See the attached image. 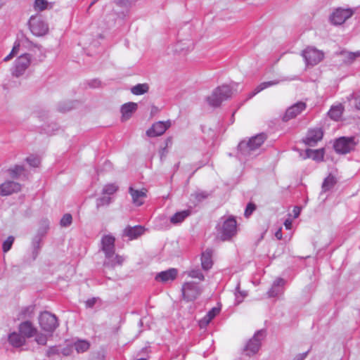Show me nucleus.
<instances>
[{"instance_id":"obj_1","label":"nucleus","mask_w":360,"mask_h":360,"mask_svg":"<svg viewBox=\"0 0 360 360\" xmlns=\"http://www.w3.org/2000/svg\"><path fill=\"white\" fill-rule=\"evenodd\" d=\"M266 139L264 134H257L248 141L243 140L238 146V158L240 161L253 158L258 154L259 147Z\"/></svg>"},{"instance_id":"obj_2","label":"nucleus","mask_w":360,"mask_h":360,"mask_svg":"<svg viewBox=\"0 0 360 360\" xmlns=\"http://www.w3.org/2000/svg\"><path fill=\"white\" fill-rule=\"evenodd\" d=\"M217 238L229 240L237 233V222L233 217H221L216 226Z\"/></svg>"},{"instance_id":"obj_3","label":"nucleus","mask_w":360,"mask_h":360,"mask_svg":"<svg viewBox=\"0 0 360 360\" xmlns=\"http://www.w3.org/2000/svg\"><path fill=\"white\" fill-rule=\"evenodd\" d=\"M232 95V89L229 85H222L215 89L212 94L207 98L210 105L218 107Z\"/></svg>"},{"instance_id":"obj_4","label":"nucleus","mask_w":360,"mask_h":360,"mask_svg":"<svg viewBox=\"0 0 360 360\" xmlns=\"http://www.w3.org/2000/svg\"><path fill=\"white\" fill-rule=\"evenodd\" d=\"M302 56L304 58L307 65L314 66L319 63L324 58L323 51L313 46H308L302 51Z\"/></svg>"},{"instance_id":"obj_5","label":"nucleus","mask_w":360,"mask_h":360,"mask_svg":"<svg viewBox=\"0 0 360 360\" xmlns=\"http://www.w3.org/2000/svg\"><path fill=\"white\" fill-rule=\"evenodd\" d=\"M39 325L42 330L49 333H51L58 326V322L56 316L49 311L42 312L39 318Z\"/></svg>"},{"instance_id":"obj_6","label":"nucleus","mask_w":360,"mask_h":360,"mask_svg":"<svg viewBox=\"0 0 360 360\" xmlns=\"http://www.w3.org/2000/svg\"><path fill=\"white\" fill-rule=\"evenodd\" d=\"M182 296L186 302L194 301L202 292L201 287L193 281L186 282L181 288Z\"/></svg>"},{"instance_id":"obj_7","label":"nucleus","mask_w":360,"mask_h":360,"mask_svg":"<svg viewBox=\"0 0 360 360\" xmlns=\"http://www.w3.org/2000/svg\"><path fill=\"white\" fill-rule=\"evenodd\" d=\"M30 29L35 36H43L49 30L48 25L40 15L32 16L29 20Z\"/></svg>"},{"instance_id":"obj_8","label":"nucleus","mask_w":360,"mask_h":360,"mask_svg":"<svg viewBox=\"0 0 360 360\" xmlns=\"http://www.w3.org/2000/svg\"><path fill=\"white\" fill-rule=\"evenodd\" d=\"M265 336V331L263 330H258L255 333L252 338H251L247 343L245 347V352L248 356L255 354L261 347L262 340Z\"/></svg>"},{"instance_id":"obj_9","label":"nucleus","mask_w":360,"mask_h":360,"mask_svg":"<svg viewBox=\"0 0 360 360\" xmlns=\"http://www.w3.org/2000/svg\"><path fill=\"white\" fill-rule=\"evenodd\" d=\"M31 59L32 56L28 53L20 55L15 62L12 71L13 75L17 77L22 76L30 66Z\"/></svg>"},{"instance_id":"obj_10","label":"nucleus","mask_w":360,"mask_h":360,"mask_svg":"<svg viewBox=\"0 0 360 360\" xmlns=\"http://www.w3.org/2000/svg\"><path fill=\"white\" fill-rule=\"evenodd\" d=\"M356 146L354 137H340L334 143V148L338 153L346 154L354 150Z\"/></svg>"},{"instance_id":"obj_11","label":"nucleus","mask_w":360,"mask_h":360,"mask_svg":"<svg viewBox=\"0 0 360 360\" xmlns=\"http://www.w3.org/2000/svg\"><path fill=\"white\" fill-rule=\"evenodd\" d=\"M354 13V11L350 8L336 9L330 17V22L333 25H342Z\"/></svg>"},{"instance_id":"obj_12","label":"nucleus","mask_w":360,"mask_h":360,"mask_svg":"<svg viewBox=\"0 0 360 360\" xmlns=\"http://www.w3.org/2000/svg\"><path fill=\"white\" fill-rule=\"evenodd\" d=\"M171 127V121H159L155 122L150 128L146 131L148 137H156L162 135L167 129Z\"/></svg>"},{"instance_id":"obj_13","label":"nucleus","mask_w":360,"mask_h":360,"mask_svg":"<svg viewBox=\"0 0 360 360\" xmlns=\"http://www.w3.org/2000/svg\"><path fill=\"white\" fill-rule=\"evenodd\" d=\"M125 259L126 257L124 255L115 254V252L112 254L105 256L103 266L106 269H114L117 266H122Z\"/></svg>"},{"instance_id":"obj_14","label":"nucleus","mask_w":360,"mask_h":360,"mask_svg":"<svg viewBox=\"0 0 360 360\" xmlns=\"http://www.w3.org/2000/svg\"><path fill=\"white\" fill-rule=\"evenodd\" d=\"M305 108L306 104L304 102L300 101L295 103L294 105H291L286 110L283 117V120L284 122H287L291 119L296 117L303 110H304Z\"/></svg>"},{"instance_id":"obj_15","label":"nucleus","mask_w":360,"mask_h":360,"mask_svg":"<svg viewBox=\"0 0 360 360\" xmlns=\"http://www.w3.org/2000/svg\"><path fill=\"white\" fill-rule=\"evenodd\" d=\"M115 237L111 235H105L102 237L101 241V249L105 256L112 254L115 252Z\"/></svg>"},{"instance_id":"obj_16","label":"nucleus","mask_w":360,"mask_h":360,"mask_svg":"<svg viewBox=\"0 0 360 360\" xmlns=\"http://www.w3.org/2000/svg\"><path fill=\"white\" fill-rule=\"evenodd\" d=\"M129 193L131 196L132 202L136 206L142 205L147 196V190L146 188L139 190L135 189L133 186H130L129 188Z\"/></svg>"},{"instance_id":"obj_17","label":"nucleus","mask_w":360,"mask_h":360,"mask_svg":"<svg viewBox=\"0 0 360 360\" xmlns=\"http://www.w3.org/2000/svg\"><path fill=\"white\" fill-rule=\"evenodd\" d=\"M323 135V133L321 129H312L309 130L304 141L309 146H314L318 141L322 139Z\"/></svg>"},{"instance_id":"obj_18","label":"nucleus","mask_w":360,"mask_h":360,"mask_svg":"<svg viewBox=\"0 0 360 360\" xmlns=\"http://www.w3.org/2000/svg\"><path fill=\"white\" fill-rule=\"evenodd\" d=\"M285 283V281L283 278H276L273 282L271 287L267 292L268 297H276L283 294Z\"/></svg>"},{"instance_id":"obj_19","label":"nucleus","mask_w":360,"mask_h":360,"mask_svg":"<svg viewBox=\"0 0 360 360\" xmlns=\"http://www.w3.org/2000/svg\"><path fill=\"white\" fill-rule=\"evenodd\" d=\"M21 186L20 184L8 181L0 185V195H8L13 193L18 192L20 191Z\"/></svg>"},{"instance_id":"obj_20","label":"nucleus","mask_w":360,"mask_h":360,"mask_svg":"<svg viewBox=\"0 0 360 360\" xmlns=\"http://www.w3.org/2000/svg\"><path fill=\"white\" fill-rule=\"evenodd\" d=\"M177 270L172 268L156 274L155 279L158 282L167 283L174 281L177 276Z\"/></svg>"},{"instance_id":"obj_21","label":"nucleus","mask_w":360,"mask_h":360,"mask_svg":"<svg viewBox=\"0 0 360 360\" xmlns=\"http://www.w3.org/2000/svg\"><path fill=\"white\" fill-rule=\"evenodd\" d=\"M18 328L20 333L25 338L33 337L37 332V329L33 326L32 323L28 321L21 323Z\"/></svg>"},{"instance_id":"obj_22","label":"nucleus","mask_w":360,"mask_h":360,"mask_svg":"<svg viewBox=\"0 0 360 360\" xmlns=\"http://www.w3.org/2000/svg\"><path fill=\"white\" fill-rule=\"evenodd\" d=\"M137 106V104L133 102L124 104L121 108L122 120L126 121L129 120L136 110Z\"/></svg>"},{"instance_id":"obj_23","label":"nucleus","mask_w":360,"mask_h":360,"mask_svg":"<svg viewBox=\"0 0 360 360\" xmlns=\"http://www.w3.org/2000/svg\"><path fill=\"white\" fill-rule=\"evenodd\" d=\"M145 229L141 226H128L124 230V235L130 240H134L142 235Z\"/></svg>"},{"instance_id":"obj_24","label":"nucleus","mask_w":360,"mask_h":360,"mask_svg":"<svg viewBox=\"0 0 360 360\" xmlns=\"http://www.w3.org/2000/svg\"><path fill=\"white\" fill-rule=\"evenodd\" d=\"M337 184V179L332 174H329L323 181L321 186V195L330 191Z\"/></svg>"},{"instance_id":"obj_25","label":"nucleus","mask_w":360,"mask_h":360,"mask_svg":"<svg viewBox=\"0 0 360 360\" xmlns=\"http://www.w3.org/2000/svg\"><path fill=\"white\" fill-rule=\"evenodd\" d=\"M8 342L12 346L20 347L25 344V338L21 334L13 332L9 335Z\"/></svg>"},{"instance_id":"obj_26","label":"nucleus","mask_w":360,"mask_h":360,"mask_svg":"<svg viewBox=\"0 0 360 360\" xmlns=\"http://www.w3.org/2000/svg\"><path fill=\"white\" fill-rule=\"evenodd\" d=\"M340 56L343 63L349 65L354 62V60L360 56V52H349L347 51H342L340 53Z\"/></svg>"},{"instance_id":"obj_27","label":"nucleus","mask_w":360,"mask_h":360,"mask_svg":"<svg viewBox=\"0 0 360 360\" xmlns=\"http://www.w3.org/2000/svg\"><path fill=\"white\" fill-rule=\"evenodd\" d=\"M212 251L209 249L202 252L201 257V264L203 269L209 270L212 266Z\"/></svg>"},{"instance_id":"obj_28","label":"nucleus","mask_w":360,"mask_h":360,"mask_svg":"<svg viewBox=\"0 0 360 360\" xmlns=\"http://www.w3.org/2000/svg\"><path fill=\"white\" fill-rule=\"evenodd\" d=\"M343 110L344 107L342 104L333 105L328 111V115L332 120L338 121L341 118Z\"/></svg>"},{"instance_id":"obj_29","label":"nucleus","mask_w":360,"mask_h":360,"mask_svg":"<svg viewBox=\"0 0 360 360\" xmlns=\"http://www.w3.org/2000/svg\"><path fill=\"white\" fill-rule=\"evenodd\" d=\"M280 81L278 80V79H276V80H273V81H269V82H262L261 84H259L255 89L254 91L250 94L249 95V98H252L253 96H255L256 94H257L258 93H259L260 91L269 88V87H271L272 86H274V85H276L278 84H279Z\"/></svg>"},{"instance_id":"obj_30","label":"nucleus","mask_w":360,"mask_h":360,"mask_svg":"<svg viewBox=\"0 0 360 360\" xmlns=\"http://www.w3.org/2000/svg\"><path fill=\"white\" fill-rule=\"evenodd\" d=\"M209 195V193L203 191H197L191 195V201L194 205H196L199 202L206 199Z\"/></svg>"},{"instance_id":"obj_31","label":"nucleus","mask_w":360,"mask_h":360,"mask_svg":"<svg viewBox=\"0 0 360 360\" xmlns=\"http://www.w3.org/2000/svg\"><path fill=\"white\" fill-rule=\"evenodd\" d=\"M190 214L191 212L189 210L178 212L170 218V221L174 224L181 223Z\"/></svg>"},{"instance_id":"obj_32","label":"nucleus","mask_w":360,"mask_h":360,"mask_svg":"<svg viewBox=\"0 0 360 360\" xmlns=\"http://www.w3.org/2000/svg\"><path fill=\"white\" fill-rule=\"evenodd\" d=\"M323 149H319V150H311V149H307L306 150V157L309 158H311L314 160L316 161H321L323 158Z\"/></svg>"},{"instance_id":"obj_33","label":"nucleus","mask_w":360,"mask_h":360,"mask_svg":"<svg viewBox=\"0 0 360 360\" xmlns=\"http://www.w3.org/2000/svg\"><path fill=\"white\" fill-rule=\"evenodd\" d=\"M148 89V84H138L131 89V92L134 95H142L147 93Z\"/></svg>"},{"instance_id":"obj_34","label":"nucleus","mask_w":360,"mask_h":360,"mask_svg":"<svg viewBox=\"0 0 360 360\" xmlns=\"http://www.w3.org/2000/svg\"><path fill=\"white\" fill-rule=\"evenodd\" d=\"M74 345L78 353H83L89 348V343L86 340H78L75 342Z\"/></svg>"},{"instance_id":"obj_35","label":"nucleus","mask_w":360,"mask_h":360,"mask_svg":"<svg viewBox=\"0 0 360 360\" xmlns=\"http://www.w3.org/2000/svg\"><path fill=\"white\" fill-rule=\"evenodd\" d=\"M118 190V186L116 184H107L103 188V194L112 195Z\"/></svg>"},{"instance_id":"obj_36","label":"nucleus","mask_w":360,"mask_h":360,"mask_svg":"<svg viewBox=\"0 0 360 360\" xmlns=\"http://www.w3.org/2000/svg\"><path fill=\"white\" fill-rule=\"evenodd\" d=\"M26 162L33 167H37L41 162L40 158L38 156L31 155L26 158Z\"/></svg>"},{"instance_id":"obj_37","label":"nucleus","mask_w":360,"mask_h":360,"mask_svg":"<svg viewBox=\"0 0 360 360\" xmlns=\"http://www.w3.org/2000/svg\"><path fill=\"white\" fill-rule=\"evenodd\" d=\"M34 336H35V341L38 345H45L46 344L48 340L47 335L37 331Z\"/></svg>"},{"instance_id":"obj_38","label":"nucleus","mask_w":360,"mask_h":360,"mask_svg":"<svg viewBox=\"0 0 360 360\" xmlns=\"http://www.w3.org/2000/svg\"><path fill=\"white\" fill-rule=\"evenodd\" d=\"M72 222V217L70 214H65L60 221V225L62 227H68L70 226Z\"/></svg>"},{"instance_id":"obj_39","label":"nucleus","mask_w":360,"mask_h":360,"mask_svg":"<svg viewBox=\"0 0 360 360\" xmlns=\"http://www.w3.org/2000/svg\"><path fill=\"white\" fill-rule=\"evenodd\" d=\"M43 235H44V233L38 234L33 238L32 247H33L34 251L36 252V254H37V252L40 248V244L41 242Z\"/></svg>"},{"instance_id":"obj_40","label":"nucleus","mask_w":360,"mask_h":360,"mask_svg":"<svg viewBox=\"0 0 360 360\" xmlns=\"http://www.w3.org/2000/svg\"><path fill=\"white\" fill-rule=\"evenodd\" d=\"M19 47L20 43L18 41H15L11 53L4 58V61L7 62L15 56L18 53Z\"/></svg>"},{"instance_id":"obj_41","label":"nucleus","mask_w":360,"mask_h":360,"mask_svg":"<svg viewBox=\"0 0 360 360\" xmlns=\"http://www.w3.org/2000/svg\"><path fill=\"white\" fill-rule=\"evenodd\" d=\"M24 171V167L22 165H15L9 169L10 174L12 177H17L20 175Z\"/></svg>"},{"instance_id":"obj_42","label":"nucleus","mask_w":360,"mask_h":360,"mask_svg":"<svg viewBox=\"0 0 360 360\" xmlns=\"http://www.w3.org/2000/svg\"><path fill=\"white\" fill-rule=\"evenodd\" d=\"M111 202V198L108 196H103L98 198L96 200V207L99 208L100 207H103L105 205H108Z\"/></svg>"},{"instance_id":"obj_43","label":"nucleus","mask_w":360,"mask_h":360,"mask_svg":"<svg viewBox=\"0 0 360 360\" xmlns=\"http://www.w3.org/2000/svg\"><path fill=\"white\" fill-rule=\"evenodd\" d=\"M13 242L14 238L13 236L8 237V238L3 243V251L4 252H7L8 251H9L12 247Z\"/></svg>"},{"instance_id":"obj_44","label":"nucleus","mask_w":360,"mask_h":360,"mask_svg":"<svg viewBox=\"0 0 360 360\" xmlns=\"http://www.w3.org/2000/svg\"><path fill=\"white\" fill-rule=\"evenodd\" d=\"M236 296V304H240L243 302V299L247 296L246 292H241L239 290V287L236 288V292L235 293Z\"/></svg>"},{"instance_id":"obj_45","label":"nucleus","mask_w":360,"mask_h":360,"mask_svg":"<svg viewBox=\"0 0 360 360\" xmlns=\"http://www.w3.org/2000/svg\"><path fill=\"white\" fill-rule=\"evenodd\" d=\"M188 276L191 278H198L200 281L204 280V276L199 269H193L188 272Z\"/></svg>"},{"instance_id":"obj_46","label":"nucleus","mask_w":360,"mask_h":360,"mask_svg":"<svg viewBox=\"0 0 360 360\" xmlns=\"http://www.w3.org/2000/svg\"><path fill=\"white\" fill-rule=\"evenodd\" d=\"M48 2L46 0H35L34 6L36 8L42 11L46 8Z\"/></svg>"},{"instance_id":"obj_47","label":"nucleus","mask_w":360,"mask_h":360,"mask_svg":"<svg viewBox=\"0 0 360 360\" xmlns=\"http://www.w3.org/2000/svg\"><path fill=\"white\" fill-rule=\"evenodd\" d=\"M256 207L255 205L253 204V203H248L247 207H246V209L245 210V216L246 217H248L249 216H250L252 214V213L254 212V210H255Z\"/></svg>"},{"instance_id":"obj_48","label":"nucleus","mask_w":360,"mask_h":360,"mask_svg":"<svg viewBox=\"0 0 360 360\" xmlns=\"http://www.w3.org/2000/svg\"><path fill=\"white\" fill-rule=\"evenodd\" d=\"M219 313V309L217 307L212 308L206 314L211 320H212Z\"/></svg>"},{"instance_id":"obj_49","label":"nucleus","mask_w":360,"mask_h":360,"mask_svg":"<svg viewBox=\"0 0 360 360\" xmlns=\"http://www.w3.org/2000/svg\"><path fill=\"white\" fill-rule=\"evenodd\" d=\"M212 320L207 315L205 316L202 319L199 321V325L200 328H205Z\"/></svg>"},{"instance_id":"obj_50","label":"nucleus","mask_w":360,"mask_h":360,"mask_svg":"<svg viewBox=\"0 0 360 360\" xmlns=\"http://www.w3.org/2000/svg\"><path fill=\"white\" fill-rule=\"evenodd\" d=\"M301 209L300 207L295 206L292 210L293 217L295 219L297 218L300 214Z\"/></svg>"},{"instance_id":"obj_51","label":"nucleus","mask_w":360,"mask_h":360,"mask_svg":"<svg viewBox=\"0 0 360 360\" xmlns=\"http://www.w3.org/2000/svg\"><path fill=\"white\" fill-rule=\"evenodd\" d=\"M284 226L285 227L286 229H292V221L290 219H285V222H284Z\"/></svg>"},{"instance_id":"obj_52","label":"nucleus","mask_w":360,"mask_h":360,"mask_svg":"<svg viewBox=\"0 0 360 360\" xmlns=\"http://www.w3.org/2000/svg\"><path fill=\"white\" fill-rule=\"evenodd\" d=\"M307 352L302 354H299L297 355L293 360H304L307 355Z\"/></svg>"},{"instance_id":"obj_53","label":"nucleus","mask_w":360,"mask_h":360,"mask_svg":"<svg viewBox=\"0 0 360 360\" xmlns=\"http://www.w3.org/2000/svg\"><path fill=\"white\" fill-rule=\"evenodd\" d=\"M95 302H96V300L94 298L90 299L86 302V305L88 307H92L94 305Z\"/></svg>"},{"instance_id":"obj_54","label":"nucleus","mask_w":360,"mask_h":360,"mask_svg":"<svg viewBox=\"0 0 360 360\" xmlns=\"http://www.w3.org/2000/svg\"><path fill=\"white\" fill-rule=\"evenodd\" d=\"M354 105L357 110H360V96L354 98Z\"/></svg>"},{"instance_id":"obj_55","label":"nucleus","mask_w":360,"mask_h":360,"mask_svg":"<svg viewBox=\"0 0 360 360\" xmlns=\"http://www.w3.org/2000/svg\"><path fill=\"white\" fill-rule=\"evenodd\" d=\"M282 229L280 228L276 233H275V236L276 237V238L278 240H281L282 239Z\"/></svg>"},{"instance_id":"obj_56","label":"nucleus","mask_w":360,"mask_h":360,"mask_svg":"<svg viewBox=\"0 0 360 360\" xmlns=\"http://www.w3.org/2000/svg\"><path fill=\"white\" fill-rule=\"evenodd\" d=\"M56 352V349L55 347L50 348L47 352L49 356H50L51 354H54Z\"/></svg>"},{"instance_id":"obj_57","label":"nucleus","mask_w":360,"mask_h":360,"mask_svg":"<svg viewBox=\"0 0 360 360\" xmlns=\"http://www.w3.org/2000/svg\"><path fill=\"white\" fill-rule=\"evenodd\" d=\"M127 3V0H118L117 4L120 5H124L126 6Z\"/></svg>"},{"instance_id":"obj_58","label":"nucleus","mask_w":360,"mask_h":360,"mask_svg":"<svg viewBox=\"0 0 360 360\" xmlns=\"http://www.w3.org/2000/svg\"><path fill=\"white\" fill-rule=\"evenodd\" d=\"M5 2L4 0H0V8H1L4 5Z\"/></svg>"},{"instance_id":"obj_59","label":"nucleus","mask_w":360,"mask_h":360,"mask_svg":"<svg viewBox=\"0 0 360 360\" xmlns=\"http://www.w3.org/2000/svg\"><path fill=\"white\" fill-rule=\"evenodd\" d=\"M137 360H146V359H143V358H140V359H137Z\"/></svg>"},{"instance_id":"obj_60","label":"nucleus","mask_w":360,"mask_h":360,"mask_svg":"<svg viewBox=\"0 0 360 360\" xmlns=\"http://www.w3.org/2000/svg\"><path fill=\"white\" fill-rule=\"evenodd\" d=\"M30 309H31V308H30V307H29V308H27L26 310H27V311H29Z\"/></svg>"}]
</instances>
